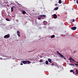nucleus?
Listing matches in <instances>:
<instances>
[{
    "label": "nucleus",
    "mask_w": 78,
    "mask_h": 78,
    "mask_svg": "<svg viewBox=\"0 0 78 78\" xmlns=\"http://www.w3.org/2000/svg\"><path fill=\"white\" fill-rule=\"evenodd\" d=\"M22 13L23 14H26V12L24 10L23 11Z\"/></svg>",
    "instance_id": "obj_11"
},
{
    "label": "nucleus",
    "mask_w": 78,
    "mask_h": 78,
    "mask_svg": "<svg viewBox=\"0 0 78 78\" xmlns=\"http://www.w3.org/2000/svg\"><path fill=\"white\" fill-rule=\"evenodd\" d=\"M64 59H66V58H64Z\"/></svg>",
    "instance_id": "obj_31"
},
{
    "label": "nucleus",
    "mask_w": 78,
    "mask_h": 78,
    "mask_svg": "<svg viewBox=\"0 0 78 78\" xmlns=\"http://www.w3.org/2000/svg\"><path fill=\"white\" fill-rule=\"evenodd\" d=\"M45 64L46 65H48V61H46L45 62Z\"/></svg>",
    "instance_id": "obj_12"
},
{
    "label": "nucleus",
    "mask_w": 78,
    "mask_h": 78,
    "mask_svg": "<svg viewBox=\"0 0 78 78\" xmlns=\"http://www.w3.org/2000/svg\"><path fill=\"white\" fill-rule=\"evenodd\" d=\"M73 73H75V72L73 71L72 72Z\"/></svg>",
    "instance_id": "obj_29"
},
{
    "label": "nucleus",
    "mask_w": 78,
    "mask_h": 78,
    "mask_svg": "<svg viewBox=\"0 0 78 78\" xmlns=\"http://www.w3.org/2000/svg\"><path fill=\"white\" fill-rule=\"evenodd\" d=\"M76 74H78V70L77 69H76Z\"/></svg>",
    "instance_id": "obj_16"
},
{
    "label": "nucleus",
    "mask_w": 78,
    "mask_h": 78,
    "mask_svg": "<svg viewBox=\"0 0 78 78\" xmlns=\"http://www.w3.org/2000/svg\"><path fill=\"white\" fill-rule=\"evenodd\" d=\"M10 36L9 35V34H8L7 35H6L4 37V38L5 39H6L7 38H9V37Z\"/></svg>",
    "instance_id": "obj_3"
},
{
    "label": "nucleus",
    "mask_w": 78,
    "mask_h": 78,
    "mask_svg": "<svg viewBox=\"0 0 78 78\" xmlns=\"http://www.w3.org/2000/svg\"><path fill=\"white\" fill-rule=\"evenodd\" d=\"M55 64L54 63H52V64H51V66H54V65Z\"/></svg>",
    "instance_id": "obj_24"
},
{
    "label": "nucleus",
    "mask_w": 78,
    "mask_h": 78,
    "mask_svg": "<svg viewBox=\"0 0 78 78\" xmlns=\"http://www.w3.org/2000/svg\"><path fill=\"white\" fill-rule=\"evenodd\" d=\"M76 29V27H72L71 28V30H75Z\"/></svg>",
    "instance_id": "obj_6"
},
{
    "label": "nucleus",
    "mask_w": 78,
    "mask_h": 78,
    "mask_svg": "<svg viewBox=\"0 0 78 78\" xmlns=\"http://www.w3.org/2000/svg\"><path fill=\"white\" fill-rule=\"evenodd\" d=\"M41 19V17L38 18V20H40Z\"/></svg>",
    "instance_id": "obj_22"
},
{
    "label": "nucleus",
    "mask_w": 78,
    "mask_h": 78,
    "mask_svg": "<svg viewBox=\"0 0 78 78\" xmlns=\"http://www.w3.org/2000/svg\"><path fill=\"white\" fill-rule=\"evenodd\" d=\"M53 17L54 19H56V18L57 17V15L54 14L53 15Z\"/></svg>",
    "instance_id": "obj_5"
},
{
    "label": "nucleus",
    "mask_w": 78,
    "mask_h": 78,
    "mask_svg": "<svg viewBox=\"0 0 78 78\" xmlns=\"http://www.w3.org/2000/svg\"><path fill=\"white\" fill-rule=\"evenodd\" d=\"M73 61H74V62H75V61L74 59H73Z\"/></svg>",
    "instance_id": "obj_26"
},
{
    "label": "nucleus",
    "mask_w": 78,
    "mask_h": 78,
    "mask_svg": "<svg viewBox=\"0 0 78 78\" xmlns=\"http://www.w3.org/2000/svg\"><path fill=\"white\" fill-rule=\"evenodd\" d=\"M58 7H57L56 8H55L54 9V10H55V11L56 10H58Z\"/></svg>",
    "instance_id": "obj_10"
},
{
    "label": "nucleus",
    "mask_w": 78,
    "mask_h": 78,
    "mask_svg": "<svg viewBox=\"0 0 78 78\" xmlns=\"http://www.w3.org/2000/svg\"><path fill=\"white\" fill-rule=\"evenodd\" d=\"M43 61V59H40V62H42Z\"/></svg>",
    "instance_id": "obj_19"
},
{
    "label": "nucleus",
    "mask_w": 78,
    "mask_h": 78,
    "mask_svg": "<svg viewBox=\"0 0 78 78\" xmlns=\"http://www.w3.org/2000/svg\"><path fill=\"white\" fill-rule=\"evenodd\" d=\"M75 19H74L73 20V22H74L75 21Z\"/></svg>",
    "instance_id": "obj_23"
},
{
    "label": "nucleus",
    "mask_w": 78,
    "mask_h": 78,
    "mask_svg": "<svg viewBox=\"0 0 78 78\" xmlns=\"http://www.w3.org/2000/svg\"><path fill=\"white\" fill-rule=\"evenodd\" d=\"M11 4H12V3H11Z\"/></svg>",
    "instance_id": "obj_32"
},
{
    "label": "nucleus",
    "mask_w": 78,
    "mask_h": 78,
    "mask_svg": "<svg viewBox=\"0 0 78 78\" xmlns=\"http://www.w3.org/2000/svg\"><path fill=\"white\" fill-rule=\"evenodd\" d=\"M17 33L19 37H20V31H19V30H18L17 31Z\"/></svg>",
    "instance_id": "obj_4"
},
{
    "label": "nucleus",
    "mask_w": 78,
    "mask_h": 78,
    "mask_svg": "<svg viewBox=\"0 0 78 78\" xmlns=\"http://www.w3.org/2000/svg\"><path fill=\"white\" fill-rule=\"evenodd\" d=\"M40 17L42 19H45V17H46V15H41Z\"/></svg>",
    "instance_id": "obj_2"
},
{
    "label": "nucleus",
    "mask_w": 78,
    "mask_h": 78,
    "mask_svg": "<svg viewBox=\"0 0 78 78\" xmlns=\"http://www.w3.org/2000/svg\"><path fill=\"white\" fill-rule=\"evenodd\" d=\"M55 6H58V4H55Z\"/></svg>",
    "instance_id": "obj_25"
},
{
    "label": "nucleus",
    "mask_w": 78,
    "mask_h": 78,
    "mask_svg": "<svg viewBox=\"0 0 78 78\" xmlns=\"http://www.w3.org/2000/svg\"><path fill=\"white\" fill-rule=\"evenodd\" d=\"M14 6H12V7H11V12H12V11H13V10H14L13 8H14Z\"/></svg>",
    "instance_id": "obj_8"
},
{
    "label": "nucleus",
    "mask_w": 78,
    "mask_h": 78,
    "mask_svg": "<svg viewBox=\"0 0 78 78\" xmlns=\"http://www.w3.org/2000/svg\"><path fill=\"white\" fill-rule=\"evenodd\" d=\"M69 60H73V58H70V59H69Z\"/></svg>",
    "instance_id": "obj_21"
},
{
    "label": "nucleus",
    "mask_w": 78,
    "mask_h": 78,
    "mask_svg": "<svg viewBox=\"0 0 78 78\" xmlns=\"http://www.w3.org/2000/svg\"><path fill=\"white\" fill-rule=\"evenodd\" d=\"M73 70H71L70 71V72H71V73L73 72Z\"/></svg>",
    "instance_id": "obj_20"
},
{
    "label": "nucleus",
    "mask_w": 78,
    "mask_h": 78,
    "mask_svg": "<svg viewBox=\"0 0 78 78\" xmlns=\"http://www.w3.org/2000/svg\"><path fill=\"white\" fill-rule=\"evenodd\" d=\"M27 61V63H28V64L30 63V61Z\"/></svg>",
    "instance_id": "obj_17"
},
{
    "label": "nucleus",
    "mask_w": 78,
    "mask_h": 78,
    "mask_svg": "<svg viewBox=\"0 0 78 78\" xmlns=\"http://www.w3.org/2000/svg\"><path fill=\"white\" fill-rule=\"evenodd\" d=\"M5 19L7 21H9V20H9V19L8 18H6Z\"/></svg>",
    "instance_id": "obj_18"
},
{
    "label": "nucleus",
    "mask_w": 78,
    "mask_h": 78,
    "mask_svg": "<svg viewBox=\"0 0 78 78\" xmlns=\"http://www.w3.org/2000/svg\"><path fill=\"white\" fill-rule=\"evenodd\" d=\"M23 64H26L27 63V61H24L22 62Z\"/></svg>",
    "instance_id": "obj_7"
},
{
    "label": "nucleus",
    "mask_w": 78,
    "mask_h": 78,
    "mask_svg": "<svg viewBox=\"0 0 78 78\" xmlns=\"http://www.w3.org/2000/svg\"><path fill=\"white\" fill-rule=\"evenodd\" d=\"M20 65H23V63H20Z\"/></svg>",
    "instance_id": "obj_27"
},
{
    "label": "nucleus",
    "mask_w": 78,
    "mask_h": 78,
    "mask_svg": "<svg viewBox=\"0 0 78 78\" xmlns=\"http://www.w3.org/2000/svg\"><path fill=\"white\" fill-rule=\"evenodd\" d=\"M48 61L49 62H51V59L48 58Z\"/></svg>",
    "instance_id": "obj_14"
},
{
    "label": "nucleus",
    "mask_w": 78,
    "mask_h": 78,
    "mask_svg": "<svg viewBox=\"0 0 78 78\" xmlns=\"http://www.w3.org/2000/svg\"><path fill=\"white\" fill-rule=\"evenodd\" d=\"M56 52L58 54V55H60V57H61V58H64V56L63 55H62L58 51H57Z\"/></svg>",
    "instance_id": "obj_1"
},
{
    "label": "nucleus",
    "mask_w": 78,
    "mask_h": 78,
    "mask_svg": "<svg viewBox=\"0 0 78 78\" xmlns=\"http://www.w3.org/2000/svg\"><path fill=\"white\" fill-rule=\"evenodd\" d=\"M69 66H75L74 64H73L72 63H69Z\"/></svg>",
    "instance_id": "obj_13"
},
{
    "label": "nucleus",
    "mask_w": 78,
    "mask_h": 78,
    "mask_svg": "<svg viewBox=\"0 0 78 78\" xmlns=\"http://www.w3.org/2000/svg\"><path fill=\"white\" fill-rule=\"evenodd\" d=\"M59 3L61 4L62 3V1L61 0H59L58 1Z\"/></svg>",
    "instance_id": "obj_15"
},
{
    "label": "nucleus",
    "mask_w": 78,
    "mask_h": 78,
    "mask_svg": "<svg viewBox=\"0 0 78 78\" xmlns=\"http://www.w3.org/2000/svg\"><path fill=\"white\" fill-rule=\"evenodd\" d=\"M75 65H76V66H78V64H76Z\"/></svg>",
    "instance_id": "obj_28"
},
{
    "label": "nucleus",
    "mask_w": 78,
    "mask_h": 78,
    "mask_svg": "<svg viewBox=\"0 0 78 78\" xmlns=\"http://www.w3.org/2000/svg\"><path fill=\"white\" fill-rule=\"evenodd\" d=\"M74 2H75V0H74Z\"/></svg>",
    "instance_id": "obj_30"
},
{
    "label": "nucleus",
    "mask_w": 78,
    "mask_h": 78,
    "mask_svg": "<svg viewBox=\"0 0 78 78\" xmlns=\"http://www.w3.org/2000/svg\"><path fill=\"white\" fill-rule=\"evenodd\" d=\"M55 37V35H53L51 36V38H54V37Z\"/></svg>",
    "instance_id": "obj_9"
}]
</instances>
